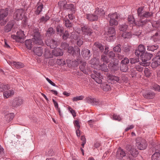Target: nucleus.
<instances>
[{"label": "nucleus", "instance_id": "obj_1", "mask_svg": "<svg viewBox=\"0 0 160 160\" xmlns=\"http://www.w3.org/2000/svg\"><path fill=\"white\" fill-rule=\"evenodd\" d=\"M32 35L33 38L32 40L30 39L26 40L25 42L26 47L29 50H31L33 46V43L38 45L43 44L42 39L39 30L38 28H34L32 29Z\"/></svg>", "mask_w": 160, "mask_h": 160}, {"label": "nucleus", "instance_id": "obj_2", "mask_svg": "<svg viewBox=\"0 0 160 160\" xmlns=\"http://www.w3.org/2000/svg\"><path fill=\"white\" fill-rule=\"evenodd\" d=\"M91 77L96 82L101 84V87L104 91H108L111 89L110 85L107 82L102 83L103 79V76L98 71L94 70L91 75Z\"/></svg>", "mask_w": 160, "mask_h": 160}, {"label": "nucleus", "instance_id": "obj_3", "mask_svg": "<svg viewBox=\"0 0 160 160\" xmlns=\"http://www.w3.org/2000/svg\"><path fill=\"white\" fill-rule=\"evenodd\" d=\"M81 29L82 34L83 36V39L86 42L90 40V37L93 33L92 29L86 25L82 26Z\"/></svg>", "mask_w": 160, "mask_h": 160}, {"label": "nucleus", "instance_id": "obj_4", "mask_svg": "<svg viewBox=\"0 0 160 160\" xmlns=\"http://www.w3.org/2000/svg\"><path fill=\"white\" fill-rule=\"evenodd\" d=\"M92 50L93 51L94 55L98 57L103 52L104 48L101 43L97 42H94Z\"/></svg>", "mask_w": 160, "mask_h": 160}, {"label": "nucleus", "instance_id": "obj_5", "mask_svg": "<svg viewBox=\"0 0 160 160\" xmlns=\"http://www.w3.org/2000/svg\"><path fill=\"white\" fill-rule=\"evenodd\" d=\"M108 17L109 18V24L112 26H115L118 24V21L120 18L119 14L117 12L110 13L108 15Z\"/></svg>", "mask_w": 160, "mask_h": 160}, {"label": "nucleus", "instance_id": "obj_6", "mask_svg": "<svg viewBox=\"0 0 160 160\" xmlns=\"http://www.w3.org/2000/svg\"><path fill=\"white\" fill-rule=\"evenodd\" d=\"M136 145L138 149L143 150L147 148L148 144L145 140L139 137L136 139Z\"/></svg>", "mask_w": 160, "mask_h": 160}, {"label": "nucleus", "instance_id": "obj_7", "mask_svg": "<svg viewBox=\"0 0 160 160\" xmlns=\"http://www.w3.org/2000/svg\"><path fill=\"white\" fill-rule=\"evenodd\" d=\"M129 62V60L125 57L121 61L119 66L120 70L122 72H126L128 71V64Z\"/></svg>", "mask_w": 160, "mask_h": 160}, {"label": "nucleus", "instance_id": "obj_8", "mask_svg": "<svg viewBox=\"0 0 160 160\" xmlns=\"http://www.w3.org/2000/svg\"><path fill=\"white\" fill-rule=\"evenodd\" d=\"M24 10L22 8L17 9L14 11L13 18L17 21L21 20L24 16Z\"/></svg>", "mask_w": 160, "mask_h": 160}, {"label": "nucleus", "instance_id": "obj_9", "mask_svg": "<svg viewBox=\"0 0 160 160\" xmlns=\"http://www.w3.org/2000/svg\"><path fill=\"white\" fill-rule=\"evenodd\" d=\"M107 76L108 80L111 84H114L117 82L121 83L122 82L121 80L118 77L111 75L108 73H107Z\"/></svg>", "mask_w": 160, "mask_h": 160}, {"label": "nucleus", "instance_id": "obj_10", "mask_svg": "<svg viewBox=\"0 0 160 160\" xmlns=\"http://www.w3.org/2000/svg\"><path fill=\"white\" fill-rule=\"evenodd\" d=\"M151 66L152 68H156L160 65V51L158 52L155 57L152 59Z\"/></svg>", "mask_w": 160, "mask_h": 160}, {"label": "nucleus", "instance_id": "obj_11", "mask_svg": "<svg viewBox=\"0 0 160 160\" xmlns=\"http://www.w3.org/2000/svg\"><path fill=\"white\" fill-rule=\"evenodd\" d=\"M87 102L93 105H100L101 104V102L98 99L92 98L91 97L86 98Z\"/></svg>", "mask_w": 160, "mask_h": 160}, {"label": "nucleus", "instance_id": "obj_12", "mask_svg": "<svg viewBox=\"0 0 160 160\" xmlns=\"http://www.w3.org/2000/svg\"><path fill=\"white\" fill-rule=\"evenodd\" d=\"M146 49L145 46L142 44L139 45L136 50H135V54L137 56H140L143 55L145 52Z\"/></svg>", "mask_w": 160, "mask_h": 160}, {"label": "nucleus", "instance_id": "obj_13", "mask_svg": "<svg viewBox=\"0 0 160 160\" xmlns=\"http://www.w3.org/2000/svg\"><path fill=\"white\" fill-rule=\"evenodd\" d=\"M95 14L97 15L98 18H102L104 16L105 12L103 8V7L99 6L95 8L94 12Z\"/></svg>", "mask_w": 160, "mask_h": 160}, {"label": "nucleus", "instance_id": "obj_14", "mask_svg": "<svg viewBox=\"0 0 160 160\" xmlns=\"http://www.w3.org/2000/svg\"><path fill=\"white\" fill-rule=\"evenodd\" d=\"M23 100L20 98H16L12 101V106L13 107L17 108L21 105L23 103Z\"/></svg>", "mask_w": 160, "mask_h": 160}, {"label": "nucleus", "instance_id": "obj_15", "mask_svg": "<svg viewBox=\"0 0 160 160\" xmlns=\"http://www.w3.org/2000/svg\"><path fill=\"white\" fill-rule=\"evenodd\" d=\"M8 12L9 9L8 8L0 9V23L8 16Z\"/></svg>", "mask_w": 160, "mask_h": 160}, {"label": "nucleus", "instance_id": "obj_16", "mask_svg": "<svg viewBox=\"0 0 160 160\" xmlns=\"http://www.w3.org/2000/svg\"><path fill=\"white\" fill-rule=\"evenodd\" d=\"M126 149L134 157H136L139 153L138 150L137 149L132 148L131 145H127L126 146Z\"/></svg>", "mask_w": 160, "mask_h": 160}, {"label": "nucleus", "instance_id": "obj_17", "mask_svg": "<svg viewBox=\"0 0 160 160\" xmlns=\"http://www.w3.org/2000/svg\"><path fill=\"white\" fill-rule=\"evenodd\" d=\"M47 45L51 48H55L58 45L57 42L53 39H48L45 41Z\"/></svg>", "mask_w": 160, "mask_h": 160}, {"label": "nucleus", "instance_id": "obj_18", "mask_svg": "<svg viewBox=\"0 0 160 160\" xmlns=\"http://www.w3.org/2000/svg\"><path fill=\"white\" fill-rule=\"evenodd\" d=\"M152 54L149 53L147 52H145L143 55H141V58L142 61L144 63L147 62H146L150 60L152 57Z\"/></svg>", "mask_w": 160, "mask_h": 160}, {"label": "nucleus", "instance_id": "obj_19", "mask_svg": "<svg viewBox=\"0 0 160 160\" xmlns=\"http://www.w3.org/2000/svg\"><path fill=\"white\" fill-rule=\"evenodd\" d=\"M25 35L23 31L20 30L17 33V35H12V37L17 41L24 38Z\"/></svg>", "mask_w": 160, "mask_h": 160}, {"label": "nucleus", "instance_id": "obj_20", "mask_svg": "<svg viewBox=\"0 0 160 160\" xmlns=\"http://www.w3.org/2000/svg\"><path fill=\"white\" fill-rule=\"evenodd\" d=\"M81 54L83 57L87 60L89 58L92 54L90 51L87 48H83L82 49Z\"/></svg>", "mask_w": 160, "mask_h": 160}, {"label": "nucleus", "instance_id": "obj_21", "mask_svg": "<svg viewBox=\"0 0 160 160\" xmlns=\"http://www.w3.org/2000/svg\"><path fill=\"white\" fill-rule=\"evenodd\" d=\"M43 4L40 2H38L37 4L36 9L34 11V15H38L41 14L43 8Z\"/></svg>", "mask_w": 160, "mask_h": 160}, {"label": "nucleus", "instance_id": "obj_22", "mask_svg": "<svg viewBox=\"0 0 160 160\" xmlns=\"http://www.w3.org/2000/svg\"><path fill=\"white\" fill-rule=\"evenodd\" d=\"M86 18L91 22L97 21L98 18L97 15L95 14L94 12L93 13L86 14Z\"/></svg>", "mask_w": 160, "mask_h": 160}, {"label": "nucleus", "instance_id": "obj_23", "mask_svg": "<svg viewBox=\"0 0 160 160\" xmlns=\"http://www.w3.org/2000/svg\"><path fill=\"white\" fill-rule=\"evenodd\" d=\"M150 63L149 62L142 63V62H139L138 65L136 64L135 67V68L139 72H141L142 71L143 68L141 66H147L149 65Z\"/></svg>", "mask_w": 160, "mask_h": 160}, {"label": "nucleus", "instance_id": "obj_24", "mask_svg": "<svg viewBox=\"0 0 160 160\" xmlns=\"http://www.w3.org/2000/svg\"><path fill=\"white\" fill-rule=\"evenodd\" d=\"M15 23V21L12 20L9 22L7 25L4 28L5 32H8L11 31L12 28Z\"/></svg>", "mask_w": 160, "mask_h": 160}, {"label": "nucleus", "instance_id": "obj_25", "mask_svg": "<svg viewBox=\"0 0 160 160\" xmlns=\"http://www.w3.org/2000/svg\"><path fill=\"white\" fill-rule=\"evenodd\" d=\"M126 152L125 150L121 148H119L116 152V157L117 158L121 159L126 156Z\"/></svg>", "mask_w": 160, "mask_h": 160}, {"label": "nucleus", "instance_id": "obj_26", "mask_svg": "<svg viewBox=\"0 0 160 160\" xmlns=\"http://www.w3.org/2000/svg\"><path fill=\"white\" fill-rule=\"evenodd\" d=\"M108 67L112 71H116L119 69L118 63L115 62H111L108 65Z\"/></svg>", "mask_w": 160, "mask_h": 160}, {"label": "nucleus", "instance_id": "obj_27", "mask_svg": "<svg viewBox=\"0 0 160 160\" xmlns=\"http://www.w3.org/2000/svg\"><path fill=\"white\" fill-rule=\"evenodd\" d=\"M140 19L139 21L135 22L134 25L139 27H142L145 25L147 22H150L149 19H146L145 20H142L143 19Z\"/></svg>", "mask_w": 160, "mask_h": 160}, {"label": "nucleus", "instance_id": "obj_28", "mask_svg": "<svg viewBox=\"0 0 160 160\" xmlns=\"http://www.w3.org/2000/svg\"><path fill=\"white\" fill-rule=\"evenodd\" d=\"M14 91L13 90H6L3 92V96L5 99L8 98L12 96L14 94Z\"/></svg>", "mask_w": 160, "mask_h": 160}, {"label": "nucleus", "instance_id": "obj_29", "mask_svg": "<svg viewBox=\"0 0 160 160\" xmlns=\"http://www.w3.org/2000/svg\"><path fill=\"white\" fill-rule=\"evenodd\" d=\"M155 95V93L151 91L146 92L143 94L144 97L148 99L153 98Z\"/></svg>", "mask_w": 160, "mask_h": 160}, {"label": "nucleus", "instance_id": "obj_30", "mask_svg": "<svg viewBox=\"0 0 160 160\" xmlns=\"http://www.w3.org/2000/svg\"><path fill=\"white\" fill-rule=\"evenodd\" d=\"M52 54L56 57L61 56L63 54L62 50L59 48H57L53 50L52 51Z\"/></svg>", "mask_w": 160, "mask_h": 160}, {"label": "nucleus", "instance_id": "obj_31", "mask_svg": "<svg viewBox=\"0 0 160 160\" xmlns=\"http://www.w3.org/2000/svg\"><path fill=\"white\" fill-rule=\"evenodd\" d=\"M14 117L13 113H8L6 114L4 117V119L7 122H9L12 120Z\"/></svg>", "mask_w": 160, "mask_h": 160}, {"label": "nucleus", "instance_id": "obj_32", "mask_svg": "<svg viewBox=\"0 0 160 160\" xmlns=\"http://www.w3.org/2000/svg\"><path fill=\"white\" fill-rule=\"evenodd\" d=\"M150 40H152L154 42L160 41V30H158L154 35L152 36Z\"/></svg>", "mask_w": 160, "mask_h": 160}, {"label": "nucleus", "instance_id": "obj_33", "mask_svg": "<svg viewBox=\"0 0 160 160\" xmlns=\"http://www.w3.org/2000/svg\"><path fill=\"white\" fill-rule=\"evenodd\" d=\"M11 63L12 66L17 69L21 68L24 66V64L20 62L12 61Z\"/></svg>", "mask_w": 160, "mask_h": 160}, {"label": "nucleus", "instance_id": "obj_34", "mask_svg": "<svg viewBox=\"0 0 160 160\" xmlns=\"http://www.w3.org/2000/svg\"><path fill=\"white\" fill-rule=\"evenodd\" d=\"M79 62H80V65L79 66V68L80 70L84 74H88V72H87L86 69V62L82 60L81 61H79Z\"/></svg>", "mask_w": 160, "mask_h": 160}, {"label": "nucleus", "instance_id": "obj_35", "mask_svg": "<svg viewBox=\"0 0 160 160\" xmlns=\"http://www.w3.org/2000/svg\"><path fill=\"white\" fill-rule=\"evenodd\" d=\"M33 51L34 53L39 56H42L43 52L42 48L41 47H36L34 48Z\"/></svg>", "mask_w": 160, "mask_h": 160}, {"label": "nucleus", "instance_id": "obj_36", "mask_svg": "<svg viewBox=\"0 0 160 160\" xmlns=\"http://www.w3.org/2000/svg\"><path fill=\"white\" fill-rule=\"evenodd\" d=\"M146 45H147V50L148 51L154 52L158 48V46L157 44H155L154 45L150 44H146Z\"/></svg>", "mask_w": 160, "mask_h": 160}, {"label": "nucleus", "instance_id": "obj_37", "mask_svg": "<svg viewBox=\"0 0 160 160\" xmlns=\"http://www.w3.org/2000/svg\"><path fill=\"white\" fill-rule=\"evenodd\" d=\"M56 30L57 34H59L60 36H62L64 33V28L60 25H58L56 27Z\"/></svg>", "mask_w": 160, "mask_h": 160}, {"label": "nucleus", "instance_id": "obj_38", "mask_svg": "<svg viewBox=\"0 0 160 160\" xmlns=\"http://www.w3.org/2000/svg\"><path fill=\"white\" fill-rule=\"evenodd\" d=\"M75 6L74 5L71 4H67L65 10H68L71 11V13H75Z\"/></svg>", "mask_w": 160, "mask_h": 160}, {"label": "nucleus", "instance_id": "obj_39", "mask_svg": "<svg viewBox=\"0 0 160 160\" xmlns=\"http://www.w3.org/2000/svg\"><path fill=\"white\" fill-rule=\"evenodd\" d=\"M101 62L108 63L111 60V59L107 55H102L100 59Z\"/></svg>", "mask_w": 160, "mask_h": 160}, {"label": "nucleus", "instance_id": "obj_40", "mask_svg": "<svg viewBox=\"0 0 160 160\" xmlns=\"http://www.w3.org/2000/svg\"><path fill=\"white\" fill-rule=\"evenodd\" d=\"M63 22L66 27L70 28L72 27V24L68 19L64 18L63 19Z\"/></svg>", "mask_w": 160, "mask_h": 160}, {"label": "nucleus", "instance_id": "obj_41", "mask_svg": "<svg viewBox=\"0 0 160 160\" xmlns=\"http://www.w3.org/2000/svg\"><path fill=\"white\" fill-rule=\"evenodd\" d=\"M108 35H115L116 30L113 27H109L107 31Z\"/></svg>", "mask_w": 160, "mask_h": 160}, {"label": "nucleus", "instance_id": "obj_42", "mask_svg": "<svg viewBox=\"0 0 160 160\" xmlns=\"http://www.w3.org/2000/svg\"><path fill=\"white\" fill-rule=\"evenodd\" d=\"M144 7H140L138 8L137 9V14L138 16L140 18L142 17V16L144 12Z\"/></svg>", "mask_w": 160, "mask_h": 160}, {"label": "nucleus", "instance_id": "obj_43", "mask_svg": "<svg viewBox=\"0 0 160 160\" xmlns=\"http://www.w3.org/2000/svg\"><path fill=\"white\" fill-rule=\"evenodd\" d=\"M152 160H160V151L156 152L152 157Z\"/></svg>", "mask_w": 160, "mask_h": 160}, {"label": "nucleus", "instance_id": "obj_44", "mask_svg": "<svg viewBox=\"0 0 160 160\" xmlns=\"http://www.w3.org/2000/svg\"><path fill=\"white\" fill-rule=\"evenodd\" d=\"M10 89V87L8 85H4L0 82V91L4 92L6 90Z\"/></svg>", "mask_w": 160, "mask_h": 160}, {"label": "nucleus", "instance_id": "obj_45", "mask_svg": "<svg viewBox=\"0 0 160 160\" xmlns=\"http://www.w3.org/2000/svg\"><path fill=\"white\" fill-rule=\"evenodd\" d=\"M55 33V30L52 27L49 28L47 31V33L46 34V36L49 37L51 36L52 34H53Z\"/></svg>", "mask_w": 160, "mask_h": 160}, {"label": "nucleus", "instance_id": "obj_46", "mask_svg": "<svg viewBox=\"0 0 160 160\" xmlns=\"http://www.w3.org/2000/svg\"><path fill=\"white\" fill-rule=\"evenodd\" d=\"M153 13L152 12H149L146 11L143 14V15L142 16V17L141 19H143L144 18H151V17H152L153 15Z\"/></svg>", "mask_w": 160, "mask_h": 160}, {"label": "nucleus", "instance_id": "obj_47", "mask_svg": "<svg viewBox=\"0 0 160 160\" xmlns=\"http://www.w3.org/2000/svg\"><path fill=\"white\" fill-rule=\"evenodd\" d=\"M49 19L50 17L47 14H46L45 16H43L39 19L38 20V22L39 23L45 22L49 20Z\"/></svg>", "mask_w": 160, "mask_h": 160}, {"label": "nucleus", "instance_id": "obj_48", "mask_svg": "<svg viewBox=\"0 0 160 160\" xmlns=\"http://www.w3.org/2000/svg\"><path fill=\"white\" fill-rule=\"evenodd\" d=\"M118 28L119 29L120 31L124 32L127 31L128 28V25L124 23L123 24L119 25Z\"/></svg>", "mask_w": 160, "mask_h": 160}, {"label": "nucleus", "instance_id": "obj_49", "mask_svg": "<svg viewBox=\"0 0 160 160\" xmlns=\"http://www.w3.org/2000/svg\"><path fill=\"white\" fill-rule=\"evenodd\" d=\"M129 59L130 63L132 64H136L139 62V58L138 56L133 58H130Z\"/></svg>", "mask_w": 160, "mask_h": 160}, {"label": "nucleus", "instance_id": "obj_50", "mask_svg": "<svg viewBox=\"0 0 160 160\" xmlns=\"http://www.w3.org/2000/svg\"><path fill=\"white\" fill-rule=\"evenodd\" d=\"M122 50L126 54H127L130 53V48L129 46L124 45L122 47Z\"/></svg>", "mask_w": 160, "mask_h": 160}, {"label": "nucleus", "instance_id": "obj_51", "mask_svg": "<svg viewBox=\"0 0 160 160\" xmlns=\"http://www.w3.org/2000/svg\"><path fill=\"white\" fill-rule=\"evenodd\" d=\"M81 61L79 57L78 58H77V60L72 61L71 62V65L73 67H77L78 66L79 64H80V62L79 61Z\"/></svg>", "mask_w": 160, "mask_h": 160}, {"label": "nucleus", "instance_id": "obj_52", "mask_svg": "<svg viewBox=\"0 0 160 160\" xmlns=\"http://www.w3.org/2000/svg\"><path fill=\"white\" fill-rule=\"evenodd\" d=\"M58 5L60 8H63L65 9L67 5V2L65 0L60 1L58 2Z\"/></svg>", "mask_w": 160, "mask_h": 160}, {"label": "nucleus", "instance_id": "obj_53", "mask_svg": "<svg viewBox=\"0 0 160 160\" xmlns=\"http://www.w3.org/2000/svg\"><path fill=\"white\" fill-rule=\"evenodd\" d=\"M100 69L102 71L104 72H107L108 71V69L107 67V65L104 63H103L100 66Z\"/></svg>", "mask_w": 160, "mask_h": 160}, {"label": "nucleus", "instance_id": "obj_54", "mask_svg": "<svg viewBox=\"0 0 160 160\" xmlns=\"http://www.w3.org/2000/svg\"><path fill=\"white\" fill-rule=\"evenodd\" d=\"M128 22L133 25L134 24L135 22V20L133 16L130 15L128 16Z\"/></svg>", "mask_w": 160, "mask_h": 160}, {"label": "nucleus", "instance_id": "obj_55", "mask_svg": "<svg viewBox=\"0 0 160 160\" xmlns=\"http://www.w3.org/2000/svg\"><path fill=\"white\" fill-rule=\"evenodd\" d=\"M80 55V49L78 47H75L74 49V53L73 54V56H78Z\"/></svg>", "mask_w": 160, "mask_h": 160}, {"label": "nucleus", "instance_id": "obj_56", "mask_svg": "<svg viewBox=\"0 0 160 160\" xmlns=\"http://www.w3.org/2000/svg\"><path fill=\"white\" fill-rule=\"evenodd\" d=\"M107 37L106 40L109 42L113 41L116 39V36L115 35H108Z\"/></svg>", "mask_w": 160, "mask_h": 160}, {"label": "nucleus", "instance_id": "obj_57", "mask_svg": "<svg viewBox=\"0 0 160 160\" xmlns=\"http://www.w3.org/2000/svg\"><path fill=\"white\" fill-rule=\"evenodd\" d=\"M121 45L119 44L114 47L113 48V50L115 52H120L121 50Z\"/></svg>", "mask_w": 160, "mask_h": 160}, {"label": "nucleus", "instance_id": "obj_58", "mask_svg": "<svg viewBox=\"0 0 160 160\" xmlns=\"http://www.w3.org/2000/svg\"><path fill=\"white\" fill-rule=\"evenodd\" d=\"M131 32H124L122 35V37L124 38H129L131 37Z\"/></svg>", "mask_w": 160, "mask_h": 160}, {"label": "nucleus", "instance_id": "obj_59", "mask_svg": "<svg viewBox=\"0 0 160 160\" xmlns=\"http://www.w3.org/2000/svg\"><path fill=\"white\" fill-rule=\"evenodd\" d=\"M152 89L156 91L160 92V86L157 84H154L152 86Z\"/></svg>", "mask_w": 160, "mask_h": 160}, {"label": "nucleus", "instance_id": "obj_60", "mask_svg": "<svg viewBox=\"0 0 160 160\" xmlns=\"http://www.w3.org/2000/svg\"><path fill=\"white\" fill-rule=\"evenodd\" d=\"M62 39L64 40H67L69 36L68 31H65L64 32L63 34H62Z\"/></svg>", "mask_w": 160, "mask_h": 160}, {"label": "nucleus", "instance_id": "obj_61", "mask_svg": "<svg viewBox=\"0 0 160 160\" xmlns=\"http://www.w3.org/2000/svg\"><path fill=\"white\" fill-rule=\"evenodd\" d=\"M84 98L83 96L81 95L79 96L74 97L72 98V100L73 102L77 101L78 100H82Z\"/></svg>", "mask_w": 160, "mask_h": 160}, {"label": "nucleus", "instance_id": "obj_62", "mask_svg": "<svg viewBox=\"0 0 160 160\" xmlns=\"http://www.w3.org/2000/svg\"><path fill=\"white\" fill-rule=\"evenodd\" d=\"M107 55L108 57L110 59H113L114 58V57L115 56V55L113 51H110L109 52Z\"/></svg>", "mask_w": 160, "mask_h": 160}, {"label": "nucleus", "instance_id": "obj_63", "mask_svg": "<svg viewBox=\"0 0 160 160\" xmlns=\"http://www.w3.org/2000/svg\"><path fill=\"white\" fill-rule=\"evenodd\" d=\"M45 56L47 58H52V55L50 54L48 50H47L44 53Z\"/></svg>", "mask_w": 160, "mask_h": 160}, {"label": "nucleus", "instance_id": "obj_64", "mask_svg": "<svg viewBox=\"0 0 160 160\" xmlns=\"http://www.w3.org/2000/svg\"><path fill=\"white\" fill-rule=\"evenodd\" d=\"M68 44L66 42H62L61 45V47L63 49H66L68 48Z\"/></svg>", "mask_w": 160, "mask_h": 160}]
</instances>
